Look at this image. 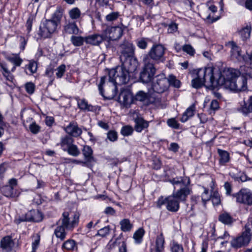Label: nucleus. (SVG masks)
I'll list each match as a JSON object with an SVG mask.
<instances>
[{"instance_id":"obj_1","label":"nucleus","mask_w":252,"mask_h":252,"mask_svg":"<svg viewBox=\"0 0 252 252\" xmlns=\"http://www.w3.org/2000/svg\"><path fill=\"white\" fill-rule=\"evenodd\" d=\"M222 76L220 71L213 67L199 68L196 70V76L191 80V86L199 89L205 85L213 88L223 87L234 92L247 90V78L241 75L239 70L228 68Z\"/></svg>"},{"instance_id":"obj_2","label":"nucleus","mask_w":252,"mask_h":252,"mask_svg":"<svg viewBox=\"0 0 252 252\" xmlns=\"http://www.w3.org/2000/svg\"><path fill=\"white\" fill-rule=\"evenodd\" d=\"M129 72L121 66L110 69L108 76L101 77L98 85L99 94L108 99L113 98L117 94L116 85H122L128 83L129 80Z\"/></svg>"},{"instance_id":"obj_3","label":"nucleus","mask_w":252,"mask_h":252,"mask_svg":"<svg viewBox=\"0 0 252 252\" xmlns=\"http://www.w3.org/2000/svg\"><path fill=\"white\" fill-rule=\"evenodd\" d=\"M169 182L174 186L180 187V189L174 191L173 196L179 202L186 201L188 196L192 193V189L189 187L190 179L187 177H178L170 179Z\"/></svg>"},{"instance_id":"obj_4","label":"nucleus","mask_w":252,"mask_h":252,"mask_svg":"<svg viewBox=\"0 0 252 252\" xmlns=\"http://www.w3.org/2000/svg\"><path fill=\"white\" fill-rule=\"evenodd\" d=\"M166 48L161 44H154L147 54L144 55L143 61L150 63H159L165 61L164 54Z\"/></svg>"},{"instance_id":"obj_5","label":"nucleus","mask_w":252,"mask_h":252,"mask_svg":"<svg viewBox=\"0 0 252 252\" xmlns=\"http://www.w3.org/2000/svg\"><path fill=\"white\" fill-rule=\"evenodd\" d=\"M79 220V216L77 214H74L71 216L68 212H64L61 218L57 221L58 223H61L66 231H72L78 225Z\"/></svg>"},{"instance_id":"obj_6","label":"nucleus","mask_w":252,"mask_h":252,"mask_svg":"<svg viewBox=\"0 0 252 252\" xmlns=\"http://www.w3.org/2000/svg\"><path fill=\"white\" fill-rule=\"evenodd\" d=\"M144 67L140 73V79L144 83H148L153 81L157 69L154 63L143 61Z\"/></svg>"},{"instance_id":"obj_7","label":"nucleus","mask_w":252,"mask_h":252,"mask_svg":"<svg viewBox=\"0 0 252 252\" xmlns=\"http://www.w3.org/2000/svg\"><path fill=\"white\" fill-rule=\"evenodd\" d=\"M152 88L157 93L161 94L166 91L168 88V81L164 74L156 76L152 82Z\"/></svg>"},{"instance_id":"obj_8","label":"nucleus","mask_w":252,"mask_h":252,"mask_svg":"<svg viewBox=\"0 0 252 252\" xmlns=\"http://www.w3.org/2000/svg\"><path fill=\"white\" fill-rule=\"evenodd\" d=\"M58 24L51 19L46 20L40 26L39 35L44 38L50 37L51 34L56 31Z\"/></svg>"},{"instance_id":"obj_9","label":"nucleus","mask_w":252,"mask_h":252,"mask_svg":"<svg viewBox=\"0 0 252 252\" xmlns=\"http://www.w3.org/2000/svg\"><path fill=\"white\" fill-rule=\"evenodd\" d=\"M247 226L245 227L244 231L240 236L234 238L231 241V245L234 248H240L247 246L251 241V236L252 234L250 232V228Z\"/></svg>"},{"instance_id":"obj_10","label":"nucleus","mask_w":252,"mask_h":252,"mask_svg":"<svg viewBox=\"0 0 252 252\" xmlns=\"http://www.w3.org/2000/svg\"><path fill=\"white\" fill-rule=\"evenodd\" d=\"M233 197L238 203L252 205V192L248 189H242L238 192L233 194Z\"/></svg>"},{"instance_id":"obj_11","label":"nucleus","mask_w":252,"mask_h":252,"mask_svg":"<svg viewBox=\"0 0 252 252\" xmlns=\"http://www.w3.org/2000/svg\"><path fill=\"white\" fill-rule=\"evenodd\" d=\"M123 30L119 26L107 27L103 34L105 40L114 41L119 39L123 35Z\"/></svg>"},{"instance_id":"obj_12","label":"nucleus","mask_w":252,"mask_h":252,"mask_svg":"<svg viewBox=\"0 0 252 252\" xmlns=\"http://www.w3.org/2000/svg\"><path fill=\"white\" fill-rule=\"evenodd\" d=\"M118 101L125 107L128 108L132 103H134L133 96L131 92L124 90L121 92Z\"/></svg>"},{"instance_id":"obj_13","label":"nucleus","mask_w":252,"mask_h":252,"mask_svg":"<svg viewBox=\"0 0 252 252\" xmlns=\"http://www.w3.org/2000/svg\"><path fill=\"white\" fill-rule=\"evenodd\" d=\"M121 55L120 60H125L126 58L134 55V46L132 43L127 41L124 42L120 46Z\"/></svg>"},{"instance_id":"obj_14","label":"nucleus","mask_w":252,"mask_h":252,"mask_svg":"<svg viewBox=\"0 0 252 252\" xmlns=\"http://www.w3.org/2000/svg\"><path fill=\"white\" fill-rule=\"evenodd\" d=\"M63 32L66 34L77 35L80 32V30L74 21H66L63 26Z\"/></svg>"},{"instance_id":"obj_15","label":"nucleus","mask_w":252,"mask_h":252,"mask_svg":"<svg viewBox=\"0 0 252 252\" xmlns=\"http://www.w3.org/2000/svg\"><path fill=\"white\" fill-rule=\"evenodd\" d=\"M64 129L69 136L74 137L80 136L82 133V129L78 126L77 123L75 122H71L64 127Z\"/></svg>"},{"instance_id":"obj_16","label":"nucleus","mask_w":252,"mask_h":252,"mask_svg":"<svg viewBox=\"0 0 252 252\" xmlns=\"http://www.w3.org/2000/svg\"><path fill=\"white\" fill-rule=\"evenodd\" d=\"M122 64L121 66L124 67L128 72L134 71L137 66V61L133 55L126 58L125 60H120Z\"/></svg>"},{"instance_id":"obj_17","label":"nucleus","mask_w":252,"mask_h":252,"mask_svg":"<svg viewBox=\"0 0 252 252\" xmlns=\"http://www.w3.org/2000/svg\"><path fill=\"white\" fill-rule=\"evenodd\" d=\"M123 234L121 233L114 241L111 239L108 244L109 249H112L116 245H118L119 246V252H127L126 242L124 240H121Z\"/></svg>"},{"instance_id":"obj_18","label":"nucleus","mask_w":252,"mask_h":252,"mask_svg":"<svg viewBox=\"0 0 252 252\" xmlns=\"http://www.w3.org/2000/svg\"><path fill=\"white\" fill-rule=\"evenodd\" d=\"M165 240L163 234L160 233L156 237L155 245L150 247V252H164Z\"/></svg>"},{"instance_id":"obj_19","label":"nucleus","mask_w":252,"mask_h":252,"mask_svg":"<svg viewBox=\"0 0 252 252\" xmlns=\"http://www.w3.org/2000/svg\"><path fill=\"white\" fill-rule=\"evenodd\" d=\"M14 246V242L10 236H6L0 240V247L3 252H10Z\"/></svg>"},{"instance_id":"obj_20","label":"nucleus","mask_w":252,"mask_h":252,"mask_svg":"<svg viewBox=\"0 0 252 252\" xmlns=\"http://www.w3.org/2000/svg\"><path fill=\"white\" fill-rule=\"evenodd\" d=\"M166 209L170 212H176L180 208V202L173 195L166 197Z\"/></svg>"},{"instance_id":"obj_21","label":"nucleus","mask_w":252,"mask_h":252,"mask_svg":"<svg viewBox=\"0 0 252 252\" xmlns=\"http://www.w3.org/2000/svg\"><path fill=\"white\" fill-rule=\"evenodd\" d=\"M85 42L93 45H98L105 40L103 33L102 34H94L86 36Z\"/></svg>"},{"instance_id":"obj_22","label":"nucleus","mask_w":252,"mask_h":252,"mask_svg":"<svg viewBox=\"0 0 252 252\" xmlns=\"http://www.w3.org/2000/svg\"><path fill=\"white\" fill-rule=\"evenodd\" d=\"M134 122L135 123L134 129L137 132H141L149 126V122L142 117H137L134 118Z\"/></svg>"},{"instance_id":"obj_23","label":"nucleus","mask_w":252,"mask_h":252,"mask_svg":"<svg viewBox=\"0 0 252 252\" xmlns=\"http://www.w3.org/2000/svg\"><path fill=\"white\" fill-rule=\"evenodd\" d=\"M82 151L86 162L91 163L95 161L94 158L93 156V150L90 146L84 145Z\"/></svg>"},{"instance_id":"obj_24","label":"nucleus","mask_w":252,"mask_h":252,"mask_svg":"<svg viewBox=\"0 0 252 252\" xmlns=\"http://www.w3.org/2000/svg\"><path fill=\"white\" fill-rule=\"evenodd\" d=\"M77 105L78 108L82 111H88L93 112L95 110L94 107L89 104L87 101L84 99L77 98Z\"/></svg>"},{"instance_id":"obj_25","label":"nucleus","mask_w":252,"mask_h":252,"mask_svg":"<svg viewBox=\"0 0 252 252\" xmlns=\"http://www.w3.org/2000/svg\"><path fill=\"white\" fill-rule=\"evenodd\" d=\"M219 220L225 225H230L235 220L228 213L223 212L219 215Z\"/></svg>"},{"instance_id":"obj_26","label":"nucleus","mask_w":252,"mask_h":252,"mask_svg":"<svg viewBox=\"0 0 252 252\" xmlns=\"http://www.w3.org/2000/svg\"><path fill=\"white\" fill-rule=\"evenodd\" d=\"M57 224L58 225L54 230V234L57 238H59L61 241H63L67 235L66 228L64 227L60 223L57 222Z\"/></svg>"},{"instance_id":"obj_27","label":"nucleus","mask_w":252,"mask_h":252,"mask_svg":"<svg viewBox=\"0 0 252 252\" xmlns=\"http://www.w3.org/2000/svg\"><path fill=\"white\" fill-rule=\"evenodd\" d=\"M0 71L6 80L13 82L14 77L8 70L7 64L3 62H0Z\"/></svg>"},{"instance_id":"obj_28","label":"nucleus","mask_w":252,"mask_h":252,"mask_svg":"<svg viewBox=\"0 0 252 252\" xmlns=\"http://www.w3.org/2000/svg\"><path fill=\"white\" fill-rule=\"evenodd\" d=\"M217 152L220 157V164L221 165H225L230 160L229 153L220 149H218Z\"/></svg>"},{"instance_id":"obj_29","label":"nucleus","mask_w":252,"mask_h":252,"mask_svg":"<svg viewBox=\"0 0 252 252\" xmlns=\"http://www.w3.org/2000/svg\"><path fill=\"white\" fill-rule=\"evenodd\" d=\"M225 45L230 48V52L232 56L238 58L241 56V49L235 42L234 41H229L226 43Z\"/></svg>"},{"instance_id":"obj_30","label":"nucleus","mask_w":252,"mask_h":252,"mask_svg":"<svg viewBox=\"0 0 252 252\" xmlns=\"http://www.w3.org/2000/svg\"><path fill=\"white\" fill-rule=\"evenodd\" d=\"M73 142L74 140L72 137L66 135L61 138L60 145L62 149L65 151L73 144Z\"/></svg>"},{"instance_id":"obj_31","label":"nucleus","mask_w":252,"mask_h":252,"mask_svg":"<svg viewBox=\"0 0 252 252\" xmlns=\"http://www.w3.org/2000/svg\"><path fill=\"white\" fill-rule=\"evenodd\" d=\"M195 111V106L193 105H191L188 108L186 111L183 114V115L180 119L182 123L187 122L190 118L194 115Z\"/></svg>"},{"instance_id":"obj_32","label":"nucleus","mask_w":252,"mask_h":252,"mask_svg":"<svg viewBox=\"0 0 252 252\" xmlns=\"http://www.w3.org/2000/svg\"><path fill=\"white\" fill-rule=\"evenodd\" d=\"M77 246L76 242L73 239H68L63 244L62 248L63 250L73 251Z\"/></svg>"},{"instance_id":"obj_33","label":"nucleus","mask_w":252,"mask_h":252,"mask_svg":"<svg viewBox=\"0 0 252 252\" xmlns=\"http://www.w3.org/2000/svg\"><path fill=\"white\" fill-rule=\"evenodd\" d=\"M3 195L8 197H15L18 196V193L14 190L13 187L6 186L2 189Z\"/></svg>"},{"instance_id":"obj_34","label":"nucleus","mask_w":252,"mask_h":252,"mask_svg":"<svg viewBox=\"0 0 252 252\" xmlns=\"http://www.w3.org/2000/svg\"><path fill=\"white\" fill-rule=\"evenodd\" d=\"M148 98V94L142 91H138L133 96L134 103L136 101L145 102L146 103Z\"/></svg>"},{"instance_id":"obj_35","label":"nucleus","mask_w":252,"mask_h":252,"mask_svg":"<svg viewBox=\"0 0 252 252\" xmlns=\"http://www.w3.org/2000/svg\"><path fill=\"white\" fill-rule=\"evenodd\" d=\"M121 225V229L123 232H128L130 231L133 225L131 223L130 220L127 219H124L120 222Z\"/></svg>"},{"instance_id":"obj_36","label":"nucleus","mask_w":252,"mask_h":252,"mask_svg":"<svg viewBox=\"0 0 252 252\" xmlns=\"http://www.w3.org/2000/svg\"><path fill=\"white\" fill-rule=\"evenodd\" d=\"M63 9L61 6H58L54 14L52 15V19L58 24L60 23L61 20L63 17Z\"/></svg>"},{"instance_id":"obj_37","label":"nucleus","mask_w":252,"mask_h":252,"mask_svg":"<svg viewBox=\"0 0 252 252\" xmlns=\"http://www.w3.org/2000/svg\"><path fill=\"white\" fill-rule=\"evenodd\" d=\"M38 67L37 62L34 60H30L28 64L25 66V69H28L30 73L29 75H32L36 73ZM26 73L28 74V73L26 72Z\"/></svg>"},{"instance_id":"obj_38","label":"nucleus","mask_w":252,"mask_h":252,"mask_svg":"<svg viewBox=\"0 0 252 252\" xmlns=\"http://www.w3.org/2000/svg\"><path fill=\"white\" fill-rule=\"evenodd\" d=\"M86 37H83L81 36L72 35L70 38V41L71 43L76 47L81 46L83 45L84 42H85Z\"/></svg>"},{"instance_id":"obj_39","label":"nucleus","mask_w":252,"mask_h":252,"mask_svg":"<svg viewBox=\"0 0 252 252\" xmlns=\"http://www.w3.org/2000/svg\"><path fill=\"white\" fill-rule=\"evenodd\" d=\"M145 234V230L143 228H139L133 234V238L137 244H140Z\"/></svg>"},{"instance_id":"obj_40","label":"nucleus","mask_w":252,"mask_h":252,"mask_svg":"<svg viewBox=\"0 0 252 252\" xmlns=\"http://www.w3.org/2000/svg\"><path fill=\"white\" fill-rule=\"evenodd\" d=\"M170 250L171 252H184L183 245L175 241H172L170 243Z\"/></svg>"},{"instance_id":"obj_41","label":"nucleus","mask_w":252,"mask_h":252,"mask_svg":"<svg viewBox=\"0 0 252 252\" xmlns=\"http://www.w3.org/2000/svg\"><path fill=\"white\" fill-rule=\"evenodd\" d=\"M32 215V210H31L25 214V215L22 216L17 219L16 222L20 223V222L24 221L33 222Z\"/></svg>"},{"instance_id":"obj_42","label":"nucleus","mask_w":252,"mask_h":252,"mask_svg":"<svg viewBox=\"0 0 252 252\" xmlns=\"http://www.w3.org/2000/svg\"><path fill=\"white\" fill-rule=\"evenodd\" d=\"M69 17L72 20H77L81 17V12L78 7H74L68 11Z\"/></svg>"},{"instance_id":"obj_43","label":"nucleus","mask_w":252,"mask_h":252,"mask_svg":"<svg viewBox=\"0 0 252 252\" xmlns=\"http://www.w3.org/2000/svg\"><path fill=\"white\" fill-rule=\"evenodd\" d=\"M167 79L168 81V87L169 85H171L177 88L180 87L181 82L174 75L172 74L169 75Z\"/></svg>"},{"instance_id":"obj_44","label":"nucleus","mask_w":252,"mask_h":252,"mask_svg":"<svg viewBox=\"0 0 252 252\" xmlns=\"http://www.w3.org/2000/svg\"><path fill=\"white\" fill-rule=\"evenodd\" d=\"M65 151L67 152L69 155L73 157H77L80 154V151L77 146L73 144L70 146Z\"/></svg>"},{"instance_id":"obj_45","label":"nucleus","mask_w":252,"mask_h":252,"mask_svg":"<svg viewBox=\"0 0 252 252\" xmlns=\"http://www.w3.org/2000/svg\"><path fill=\"white\" fill-rule=\"evenodd\" d=\"M251 32V27L247 26L239 32V34H240L243 40H245L250 37Z\"/></svg>"},{"instance_id":"obj_46","label":"nucleus","mask_w":252,"mask_h":252,"mask_svg":"<svg viewBox=\"0 0 252 252\" xmlns=\"http://www.w3.org/2000/svg\"><path fill=\"white\" fill-rule=\"evenodd\" d=\"M134 129L133 127L129 125H126L123 126L121 130V133L124 136H128L132 135Z\"/></svg>"},{"instance_id":"obj_47","label":"nucleus","mask_w":252,"mask_h":252,"mask_svg":"<svg viewBox=\"0 0 252 252\" xmlns=\"http://www.w3.org/2000/svg\"><path fill=\"white\" fill-rule=\"evenodd\" d=\"M33 222H38L42 220L43 215L39 210H32Z\"/></svg>"},{"instance_id":"obj_48","label":"nucleus","mask_w":252,"mask_h":252,"mask_svg":"<svg viewBox=\"0 0 252 252\" xmlns=\"http://www.w3.org/2000/svg\"><path fill=\"white\" fill-rule=\"evenodd\" d=\"M148 38H140L136 40L137 46L140 49H145L148 46Z\"/></svg>"},{"instance_id":"obj_49","label":"nucleus","mask_w":252,"mask_h":252,"mask_svg":"<svg viewBox=\"0 0 252 252\" xmlns=\"http://www.w3.org/2000/svg\"><path fill=\"white\" fill-rule=\"evenodd\" d=\"M220 108L219 103L218 100L214 99L213 100L210 105V108L209 110V113L210 114H214L215 111L218 110Z\"/></svg>"},{"instance_id":"obj_50","label":"nucleus","mask_w":252,"mask_h":252,"mask_svg":"<svg viewBox=\"0 0 252 252\" xmlns=\"http://www.w3.org/2000/svg\"><path fill=\"white\" fill-rule=\"evenodd\" d=\"M7 59L10 62L14 64L15 66H19L23 62L22 59L18 56L9 57Z\"/></svg>"},{"instance_id":"obj_51","label":"nucleus","mask_w":252,"mask_h":252,"mask_svg":"<svg viewBox=\"0 0 252 252\" xmlns=\"http://www.w3.org/2000/svg\"><path fill=\"white\" fill-rule=\"evenodd\" d=\"M211 198L214 205H218L220 204V198L218 191H214L211 195Z\"/></svg>"},{"instance_id":"obj_52","label":"nucleus","mask_w":252,"mask_h":252,"mask_svg":"<svg viewBox=\"0 0 252 252\" xmlns=\"http://www.w3.org/2000/svg\"><path fill=\"white\" fill-rule=\"evenodd\" d=\"M19 39L20 45L19 48L21 50L24 51L28 41V37H25L22 35L17 36Z\"/></svg>"},{"instance_id":"obj_53","label":"nucleus","mask_w":252,"mask_h":252,"mask_svg":"<svg viewBox=\"0 0 252 252\" xmlns=\"http://www.w3.org/2000/svg\"><path fill=\"white\" fill-rule=\"evenodd\" d=\"M107 138L111 142H115L118 139V133L115 130H109L107 133Z\"/></svg>"},{"instance_id":"obj_54","label":"nucleus","mask_w":252,"mask_h":252,"mask_svg":"<svg viewBox=\"0 0 252 252\" xmlns=\"http://www.w3.org/2000/svg\"><path fill=\"white\" fill-rule=\"evenodd\" d=\"M119 12H112L106 16V20L109 22H112L118 18L120 16Z\"/></svg>"},{"instance_id":"obj_55","label":"nucleus","mask_w":252,"mask_h":252,"mask_svg":"<svg viewBox=\"0 0 252 252\" xmlns=\"http://www.w3.org/2000/svg\"><path fill=\"white\" fill-rule=\"evenodd\" d=\"M211 199V195L209 194V190L206 188H204V190L201 195L202 201L204 206L206 202Z\"/></svg>"},{"instance_id":"obj_56","label":"nucleus","mask_w":252,"mask_h":252,"mask_svg":"<svg viewBox=\"0 0 252 252\" xmlns=\"http://www.w3.org/2000/svg\"><path fill=\"white\" fill-rule=\"evenodd\" d=\"M183 51L190 56H193L195 54V50L189 44H186L183 46Z\"/></svg>"},{"instance_id":"obj_57","label":"nucleus","mask_w":252,"mask_h":252,"mask_svg":"<svg viewBox=\"0 0 252 252\" xmlns=\"http://www.w3.org/2000/svg\"><path fill=\"white\" fill-rule=\"evenodd\" d=\"M110 232V227L109 226H105L103 228L99 229L97 231V233L96 235H99L101 237H105Z\"/></svg>"},{"instance_id":"obj_58","label":"nucleus","mask_w":252,"mask_h":252,"mask_svg":"<svg viewBox=\"0 0 252 252\" xmlns=\"http://www.w3.org/2000/svg\"><path fill=\"white\" fill-rule=\"evenodd\" d=\"M169 126L175 129H178L179 127V124L174 118L169 119L167 121Z\"/></svg>"},{"instance_id":"obj_59","label":"nucleus","mask_w":252,"mask_h":252,"mask_svg":"<svg viewBox=\"0 0 252 252\" xmlns=\"http://www.w3.org/2000/svg\"><path fill=\"white\" fill-rule=\"evenodd\" d=\"M57 70L56 75L57 77L59 78H62L65 71V65L64 64H61L57 68Z\"/></svg>"},{"instance_id":"obj_60","label":"nucleus","mask_w":252,"mask_h":252,"mask_svg":"<svg viewBox=\"0 0 252 252\" xmlns=\"http://www.w3.org/2000/svg\"><path fill=\"white\" fill-rule=\"evenodd\" d=\"M25 89L28 94H32L34 92L35 86L33 83L29 82L26 84Z\"/></svg>"},{"instance_id":"obj_61","label":"nucleus","mask_w":252,"mask_h":252,"mask_svg":"<svg viewBox=\"0 0 252 252\" xmlns=\"http://www.w3.org/2000/svg\"><path fill=\"white\" fill-rule=\"evenodd\" d=\"M224 188L226 191V194L227 196H232V185L229 182H225L224 184Z\"/></svg>"},{"instance_id":"obj_62","label":"nucleus","mask_w":252,"mask_h":252,"mask_svg":"<svg viewBox=\"0 0 252 252\" xmlns=\"http://www.w3.org/2000/svg\"><path fill=\"white\" fill-rule=\"evenodd\" d=\"M40 126L37 125L35 122H33L30 126V129L31 131L33 134L37 133L40 130Z\"/></svg>"},{"instance_id":"obj_63","label":"nucleus","mask_w":252,"mask_h":252,"mask_svg":"<svg viewBox=\"0 0 252 252\" xmlns=\"http://www.w3.org/2000/svg\"><path fill=\"white\" fill-rule=\"evenodd\" d=\"M178 30V25L175 23H171V24L168 25V27L167 29V31L168 33H174L177 31Z\"/></svg>"},{"instance_id":"obj_64","label":"nucleus","mask_w":252,"mask_h":252,"mask_svg":"<svg viewBox=\"0 0 252 252\" xmlns=\"http://www.w3.org/2000/svg\"><path fill=\"white\" fill-rule=\"evenodd\" d=\"M200 197L199 196L193 195L191 197V210H193L194 209L195 205L197 204L199 201Z\"/></svg>"}]
</instances>
